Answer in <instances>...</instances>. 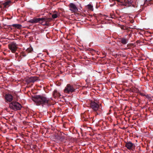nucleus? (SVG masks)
<instances>
[{"mask_svg":"<svg viewBox=\"0 0 153 153\" xmlns=\"http://www.w3.org/2000/svg\"><path fill=\"white\" fill-rule=\"evenodd\" d=\"M128 41V40L125 39H123L121 40V42L123 44H126Z\"/></svg>","mask_w":153,"mask_h":153,"instance_id":"13","label":"nucleus"},{"mask_svg":"<svg viewBox=\"0 0 153 153\" xmlns=\"http://www.w3.org/2000/svg\"><path fill=\"white\" fill-rule=\"evenodd\" d=\"M9 49L13 53H14L17 50V47L16 44L12 42L8 45Z\"/></svg>","mask_w":153,"mask_h":153,"instance_id":"5","label":"nucleus"},{"mask_svg":"<svg viewBox=\"0 0 153 153\" xmlns=\"http://www.w3.org/2000/svg\"><path fill=\"white\" fill-rule=\"evenodd\" d=\"M75 89L74 86L70 84H68L64 90V92L65 93L69 94L74 92Z\"/></svg>","mask_w":153,"mask_h":153,"instance_id":"3","label":"nucleus"},{"mask_svg":"<svg viewBox=\"0 0 153 153\" xmlns=\"http://www.w3.org/2000/svg\"><path fill=\"white\" fill-rule=\"evenodd\" d=\"M10 107L14 110H19L21 108V105L18 102H13L10 104Z\"/></svg>","mask_w":153,"mask_h":153,"instance_id":"2","label":"nucleus"},{"mask_svg":"<svg viewBox=\"0 0 153 153\" xmlns=\"http://www.w3.org/2000/svg\"><path fill=\"white\" fill-rule=\"evenodd\" d=\"M26 56V55L23 52H22L20 54V56Z\"/></svg>","mask_w":153,"mask_h":153,"instance_id":"16","label":"nucleus"},{"mask_svg":"<svg viewBox=\"0 0 153 153\" xmlns=\"http://www.w3.org/2000/svg\"><path fill=\"white\" fill-rule=\"evenodd\" d=\"M100 104L99 105L94 101H91V107L94 111H97L98 110Z\"/></svg>","mask_w":153,"mask_h":153,"instance_id":"6","label":"nucleus"},{"mask_svg":"<svg viewBox=\"0 0 153 153\" xmlns=\"http://www.w3.org/2000/svg\"><path fill=\"white\" fill-rule=\"evenodd\" d=\"M10 2V1H7L4 3V6L6 7L9 6V4Z\"/></svg>","mask_w":153,"mask_h":153,"instance_id":"14","label":"nucleus"},{"mask_svg":"<svg viewBox=\"0 0 153 153\" xmlns=\"http://www.w3.org/2000/svg\"><path fill=\"white\" fill-rule=\"evenodd\" d=\"M38 78L36 77H31L27 78L26 80V82L28 83L31 82L33 83Z\"/></svg>","mask_w":153,"mask_h":153,"instance_id":"9","label":"nucleus"},{"mask_svg":"<svg viewBox=\"0 0 153 153\" xmlns=\"http://www.w3.org/2000/svg\"><path fill=\"white\" fill-rule=\"evenodd\" d=\"M12 26L13 27L17 28L18 29L22 27L21 25L17 24H13Z\"/></svg>","mask_w":153,"mask_h":153,"instance_id":"12","label":"nucleus"},{"mask_svg":"<svg viewBox=\"0 0 153 153\" xmlns=\"http://www.w3.org/2000/svg\"><path fill=\"white\" fill-rule=\"evenodd\" d=\"M126 146L129 150H133L135 148V145L130 141L126 143Z\"/></svg>","mask_w":153,"mask_h":153,"instance_id":"8","label":"nucleus"},{"mask_svg":"<svg viewBox=\"0 0 153 153\" xmlns=\"http://www.w3.org/2000/svg\"><path fill=\"white\" fill-rule=\"evenodd\" d=\"M5 98L7 101L8 102H11L13 100V97L10 94H8L5 95Z\"/></svg>","mask_w":153,"mask_h":153,"instance_id":"10","label":"nucleus"},{"mask_svg":"<svg viewBox=\"0 0 153 153\" xmlns=\"http://www.w3.org/2000/svg\"><path fill=\"white\" fill-rule=\"evenodd\" d=\"M87 7L88 8L89 10L91 11L93 10L94 9L93 6L91 4H88L87 6Z\"/></svg>","mask_w":153,"mask_h":153,"instance_id":"11","label":"nucleus"},{"mask_svg":"<svg viewBox=\"0 0 153 153\" xmlns=\"http://www.w3.org/2000/svg\"><path fill=\"white\" fill-rule=\"evenodd\" d=\"M42 23L46 22V19L45 18H34L29 21V22L32 23H36L38 22L41 23L40 22Z\"/></svg>","mask_w":153,"mask_h":153,"instance_id":"4","label":"nucleus"},{"mask_svg":"<svg viewBox=\"0 0 153 153\" xmlns=\"http://www.w3.org/2000/svg\"><path fill=\"white\" fill-rule=\"evenodd\" d=\"M58 16L56 14H54L52 15V17L53 19H55Z\"/></svg>","mask_w":153,"mask_h":153,"instance_id":"15","label":"nucleus"},{"mask_svg":"<svg viewBox=\"0 0 153 153\" xmlns=\"http://www.w3.org/2000/svg\"><path fill=\"white\" fill-rule=\"evenodd\" d=\"M32 100L37 105H42V106H49V99L43 95H37L32 98Z\"/></svg>","mask_w":153,"mask_h":153,"instance_id":"1","label":"nucleus"},{"mask_svg":"<svg viewBox=\"0 0 153 153\" xmlns=\"http://www.w3.org/2000/svg\"><path fill=\"white\" fill-rule=\"evenodd\" d=\"M70 10L71 11L76 12L78 9L76 5L73 3H71L69 5Z\"/></svg>","mask_w":153,"mask_h":153,"instance_id":"7","label":"nucleus"}]
</instances>
